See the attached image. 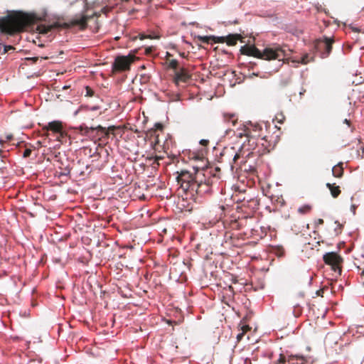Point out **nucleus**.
<instances>
[{
  "mask_svg": "<svg viewBox=\"0 0 364 364\" xmlns=\"http://www.w3.org/2000/svg\"><path fill=\"white\" fill-rule=\"evenodd\" d=\"M193 172L187 170L177 171L176 181L182 191L191 197L203 196L212 191L215 174L209 167L193 166Z\"/></svg>",
  "mask_w": 364,
  "mask_h": 364,
  "instance_id": "nucleus-1",
  "label": "nucleus"
},
{
  "mask_svg": "<svg viewBox=\"0 0 364 364\" xmlns=\"http://www.w3.org/2000/svg\"><path fill=\"white\" fill-rule=\"evenodd\" d=\"M35 17L23 14H15L0 18V30L6 33L14 34L23 31L27 26L34 24Z\"/></svg>",
  "mask_w": 364,
  "mask_h": 364,
  "instance_id": "nucleus-2",
  "label": "nucleus"
},
{
  "mask_svg": "<svg viewBox=\"0 0 364 364\" xmlns=\"http://www.w3.org/2000/svg\"><path fill=\"white\" fill-rule=\"evenodd\" d=\"M240 52L243 55L253 56L260 59L267 60L284 59L285 54L284 51L279 46L268 47L261 51L255 46L245 45L240 49Z\"/></svg>",
  "mask_w": 364,
  "mask_h": 364,
  "instance_id": "nucleus-3",
  "label": "nucleus"
},
{
  "mask_svg": "<svg viewBox=\"0 0 364 364\" xmlns=\"http://www.w3.org/2000/svg\"><path fill=\"white\" fill-rule=\"evenodd\" d=\"M237 138L242 139L243 137L261 138L264 134L262 125L259 123H249L243 125L242 128L237 129L234 132Z\"/></svg>",
  "mask_w": 364,
  "mask_h": 364,
  "instance_id": "nucleus-4",
  "label": "nucleus"
},
{
  "mask_svg": "<svg viewBox=\"0 0 364 364\" xmlns=\"http://www.w3.org/2000/svg\"><path fill=\"white\" fill-rule=\"evenodd\" d=\"M134 59L135 56L132 55L117 56L112 64V73H115L129 70Z\"/></svg>",
  "mask_w": 364,
  "mask_h": 364,
  "instance_id": "nucleus-5",
  "label": "nucleus"
},
{
  "mask_svg": "<svg viewBox=\"0 0 364 364\" xmlns=\"http://www.w3.org/2000/svg\"><path fill=\"white\" fill-rule=\"evenodd\" d=\"M80 129L82 132V134H85L87 136H91L92 134L95 131H96L98 139H101L102 138H108L110 132H112L113 134V132L115 130V127L111 126L107 129L100 125H99L96 127H88L86 126H85V127L80 126Z\"/></svg>",
  "mask_w": 364,
  "mask_h": 364,
  "instance_id": "nucleus-6",
  "label": "nucleus"
},
{
  "mask_svg": "<svg viewBox=\"0 0 364 364\" xmlns=\"http://www.w3.org/2000/svg\"><path fill=\"white\" fill-rule=\"evenodd\" d=\"M334 42L333 38L324 37L323 39H318L315 43V48L320 53L322 58L328 57L331 50L332 45Z\"/></svg>",
  "mask_w": 364,
  "mask_h": 364,
  "instance_id": "nucleus-7",
  "label": "nucleus"
},
{
  "mask_svg": "<svg viewBox=\"0 0 364 364\" xmlns=\"http://www.w3.org/2000/svg\"><path fill=\"white\" fill-rule=\"evenodd\" d=\"M325 264L331 267V269L334 272H341V264L343 258L336 252H331L326 253L323 257Z\"/></svg>",
  "mask_w": 364,
  "mask_h": 364,
  "instance_id": "nucleus-8",
  "label": "nucleus"
},
{
  "mask_svg": "<svg viewBox=\"0 0 364 364\" xmlns=\"http://www.w3.org/2000/svg\"><path fill=\"white\" fill-rule=\"evenodd\" d=\"M276 145V141L269 139L268 136L264 135L259 138V149L257 150V156L264 155L269 153Z\"/></svg>",
  "mask_w": 364,
  "mask_h": 364,
  "instance_id": "nucleus-9",
  "label": "nucleus"
},
{
  "mask_svg": "<svg viewBox=\"0 0 364 364\" xmlns=\"http://www.w3.org/2000/svg\"><path fill=\"white\" fill-rule=\"evenodd\" d=\"M245 141L242 144V149L250 151L247 156L250 155L257 156V150L259 149V138L245 137Z\"/></svg>",
  "mask_w": 364,
  "mask_h": 364,
  "instance_id": "nucleus-10",
  "label": "nucleus"
},
{
  "mask_svg": "<svg viewBox=\"0 0 364 364\" xmlns=\"http://www.w3.org/2000/svg\"><path fill=\"white\" fill-rule=\"evenodd\" d=\"M90 19V17L85 15L84 14H82L80 15H76L75 18H72L69 23H65L64 24V26L65 28L70 27V26H80V28L84 29L87 26V21Z\"/></svg>",
  "mask_w": 364,
  "mask_h": 364,
  "instance_id": "nucleus-11",
  "label": "nucleus"
},
{
  "mask_svg": "<svg viewBox=\"0 0 364 364\" xmlns=\"http://www.w3.org/2000/svg\"><path fill=\"white\" fill-rule=\"evenodd\" d=\"M191 78V75L188 73L186 69L181 68L179 71L175 73V82L178 84L180 82H186Z\"/></svg>",
  "mask_w": 364,
  "mask_h": 364,
  "instance_id": "nucleus-12",
  "label": "nucleus"
},
{
  "mask_svg": "<svg viewBox=\"0 0 364 364\" xmlns=\"http://www.w3.org/2000/svg\"><path fill=\"white\" fill-rule=\"evenodd\" d=\"M63 129V124L60 121L50 122L43 128V130L51 131L55 134L60 132Z\"/></svg>",
  "mask_w": 364,
  "mask_h": 364,
  "instance_id": "nucleus-13",
  "label": "nucleus"
},
{
  "mask_svg": "<svg viewBox=\"0 0 364 364\" xmlns=\"http://www.w3.org/2000/svg\"><path fill=\"white\" fill-rule=\"evenodd\" d=\"M60 26V25L58 22H55L50 25L40 24L37 26L36 30L38 31L39 33L46 34L53 28H59Z\"/></svg>",
  "mask_w": 364,
  "mask_h": 364,
  "instance_id": "nucleus-14",
  "label": "nucleus"
},
{
  "mask_svg": "<svg viewBox=\"0 0 364 364\" xmlns=\"http://www.w3.org/2000/svg\"><path fill=\"white\" fill-rule=\"evenodd\" d=\"M225 43L229 46H233L237 44V41L242 42V37L240 34H230L225 36Z\"/></svg>",
  "mask_w": 364,
  "mask_h": 364,
  "instance_id": "nucleus-15",
  "label": "nucleus"
},
{
  "mask_svg": "<svg viewBox=\"0 0 364 364\" xmlns=\"http://www.w3.org/2000/svg\"><path fill=\"white\" fill-rule=\"evenodd\" d=\"M306 358L302 355H289L288 357V364H305Z\"/></svg>",
  "mask_w": 364,
  "mask_h": 364,
  "instance_id": "nucleus-16",
  "label": "nucleus"
},
{
  "mask_svg": "<svg viewBox=\"0 0 364 364\" xmlns=\"http://www.w3.org/2000/svg\"><path fill=\"white\" fill-rule=\"evenodd\" d=\"M326 187L329 189L333 198H336L341 194L340 187L336 186V183H327Z\"/></svg>",
  "mask_w": 364,
  "mask_h": 364,
  "instance_id": "nucleus-17",
  "label": "nucleus"
},
{
  "mask_svg": "<svg viewBox=\"0 0 364 364\" xmlns=\"http://www.w3.org/2000/svg\"><path fill=\"white\" fill-rule=\"evenodd\" d=\"M343 163H339L332 168V173L334 177L341 178L343 175Z\"/></svg>",
  "mask_w": 364,
  "mask_h": 364,
  "instance_id": "nucleus-18",
  "label": "nucleus"
},
{
  "mask_svg": "<svg viewBox=\"0 0 364 364\" xmlns=\"http://www.w3.org/2000/svg\"><path fill=\"white\" fill-rule=\"evenodd\" d=\"M223 118L226 122L230 123L232 126H235L238 120L237 117L235 114L225 113Z\"/></svg>",
  "mask_w": 364,
  "mask_h": 364,
  "instance_id": "nucleus-19",
  "label": "nucleus"
},
{
  "mask_svg": "<svg viewBox=\"0 0 364 364\" xmlns=\"http://www.w3.org/2000/svg\"><path fill=\"white\" fill-rule=\"evenodd\" d=\"M225 36H213V42L215 43H225Z\"/></svg>",
  "mask_w": 364,
  "mask_h": 364,
  "instance_id": "nucleus-20",
  "label": "nucleus"
},
{
  "mask_svg": "<svg viewBox=\"0 0 364 364\" xmlns=\"http://www.w3.org/2000/svg\"><path fill=\"white\" fill-rule=\"evenodd\" d=\"M276 364H288V358H286L283 354H280Z\"/></svg>",
  "mask_w": 364,
  "mask_h": 364,
  "instance_id": "nucleus-21",
  "label": "nucleus"
},
{
  "mask_svg": "<svg viewBox=\"0 0 364 364\" xmlns=\"http://www.w3.org/2000/svg\"><path fill=\"white\" fill-rule=\"evenodd\" d=\"M198 39L204 43H210V41H213V36H199Z\"/></svg>",
  "mask_w": 364,
  "mask_h": 364,
  "instance_id": "nucleus-22",
  "label": "nucleus"
},
{
  "mask_svg": "<svg viewBox=\"0 0 364 364\" xmlns=\"http://www.w3.org/2000/svg\"><path fill=\"white\" fill-rule=\"evenodd\" d=\"M58 135L57 136V140L59 141H62L63 139L67 136V133L63 129H61L60 132L57 133Z\"/></svg>",
  "mask_w": 364,
  "mask_h": 364,
  "instance_id": "nucleus-23",
  "label": "nucleus"
},
{
  "mask_svg": "<svg viewBox=\"0 0 364 364\" xmlns=\"http://www.w3.org/2000/svg\"><path fill=\"white\" fill-rule=\"evenodd\" d=\"M310 206L309 205H304V206H302V207H300L298 210V211L302 214H305V213H307L308 212L310 211Z\"/></svg>",
  "mask_w": 364,
  "mask_h": 364,
  "instance_id": "nucleus-24",
  "label": "nucleus"
},
{
  "mask_svg": "<svg viewBox=\"0 0 364 364\" xmlns=\"http://www.w3.org/2000/svg\"><path fill=\"white\" fill-rule=\"evenodd\" d=\"M178 65V60H176L175 59L170 60L168 63V67L171 68L173 69H176Z\"/></svg>",
  "mask_w": 364,
  "mask_h": 364,
  "instance_id": "nucleus-25",
  "label": "nucleus"
},
{
  "mask_svg": "<svg viewBox=\"0 0 364 364\" xmlns=\"http://www.w3.org/2000/svg\"><path fill=\"white\" fill-rule=\"evenodd\" d=\"M86 90V95L87 97H92L94 95V91L92 89L88 86L85 87Z\"/></svg>",
  "mask_w": 364,
  "mask_h": 364,
  "instance_id": "nucleus-26",
  "label": "nucleus"
},
{
  "mask_svg": "<svg viewBox=\"0 0 364 364\" xmlns=\"http://www.w3.org/2000/svg\"><path fill=\"white\" fill-rule=\"evenodd\" d=\"M276 119L279 123L282 124L285 119V117L282 113H280L276 116Z\"/></svg>",
  "mask_w": 364,
  "mask_h": 364,
  "instance_id": "nucleus-27",
  "label": "nucleus"
},
{
  "mask_svg": "<svg viewBox=\"0 0 364 364\" xmlns=\"http://www.w3.org/2000/svg\"><path fill=\"white\" fill-rule=\"evenodd\" d=\"M247 163H248V161L246 160L245 161L243 162V166L245 167V170H247V166H248V170L250 171H252L255 169V166L253 165H251V164H249L247 165Z\"/></svg>",
  "mask_w": 364,
  "mask_h": 364,
  "instance_id": "nucleus-28",
  "label": "nucleus"
},
{
  "mask_svg": "<svg viewBox=\"0 0 364 364\" xmlns=\"http://www.w3.org/2000/svg\"><path fill=\"white\" fill-rule=\"evenodd\" d=\"M32 150L31 149H26L23 153V158H28L31 156Z\"/></svg>",
  "mask_w": 364,
  "mask_h": 364,
  "instance_id": "nucleus-29",
  "label": "nucleus"
},
{
  "mask_svg": "<svg viewBox=\"0 0 364 364\" xmlns=\"http://www.w3.org/2000/svg\"><path fill=\"white\" fill-rule=\"evenodd\" d=\"M39 60L38 57L26 58V61L31 62V64L36 63Z\"/></svg>",
  "mask_w": 364,
  "mask_h": 364,
  "instance_id": "nucleus-30",
  "label": "nucleus"
},
{
  "mask_svg": "<svg viewBox=\"0 0 364 364\" xmlns=\"http://www.w3.org/2000/svg\"><path fill=\"white\" fill-rule=\"evenodd\" d=\"M164 129V126L161 123H156L154 125V132L156 130L162 131Z\"/></svg>",
  "mask_w": 364,
  "mask_h": 364,
  "instance_id": "nucleus-31",
  "label": "nucleus"
},
{
  "mask_svg": "<svg viewBox=\"0 0 364 364\" xmlns=\"http://www.w3.org/2000/svg\"><path fill=\"white\" fill-rule=\"evenodd\" d=\"M200 144L203 146H207L209 144V141L207 139H201Z\"/></svg>",
  "mask_w": 364,
  "mask_h": 364,
  "instance_id": "nucleus-32",
  "label": "nucleus"
},
{
  "mask_svg": "<svg viewBox=\"0 0 364 364\" xmlns=\"http://www.w3.org/2000/svg\"><path fill=\"white\" fill-rule=\"evenodd\" d=\"M240 159V154L236 153L233 157V162L235 164L237 163V160Z\"/></svg>",
  "mask_w": 364,
  "mask_h": 364,
  "instance_id": "nucleus-33",
  "label": "nucleus"
},
{
  "mask_svg": "<svg viewBox=\"0 0 364 364\" xmlns=\"http://www.w3.org/2000/svg\"><path fill=\"white\" fill-rule=\"evenodd\" d=\"M323 220L321 218L318 219L317 221L316 222V225H323Z\"/></svg>",
  "mask_w": 364,
  "mask_h": 364,
  "instance_id": "nucleus-34",
  "label": "nucleus"
},
{
  "mask_svg": "<svg viewBox=\"0 0 364 364\" xmlns=\"http://www.w3.org/2000/svg\"><path fill=\"white\" fill-rule=\"evenodd\" d=\"M242 333H245V332H247L248 330H250V328L248 326H243L242 327Z\"/></svg>",
  "mask_w": 364,
  "mask_h": 364,
  "instance_id": "nucleus-35",
  "label": "nucleus"
},
{
  "mask_svg": "<svg viewBox=\"0 0 364 364\" xmlns=\"http://www.w3.org/2000/svg\"><path fill=\"white\" fill-rule=\"evenodd\" d=\"M159 159H160L159 157H156V158L154 159V162H153V164H152V166H154L155 164H156L157 166H159V164L158 161H159Z\"/></svg>",
  "mask_w": 364,
  "mask_h": 364,
  "instance_id": "nucleus-36",
  "label": "nucleus"
},
{
  "mask_svg": "<svg viewBox=\"0 0 364 364\" xmlns=\"http://www.w3.org/2000/svg\"><path fill=\"white\" fill-rule=\"evenodd\" d=\"M153 38V37H151V36H144V35H140V39H141V40H144V39H145V38Z\"/></svg>",
  "mask_w": 364,
  "mask_h": 364,
  "instance_id": "nucleus-37",
  "label": "nucleus"
},
{
  "mask_svg": "<svg viewBox=\"0 0 364 364\" xmlns=\"http://www.w3.org/2000/svg\"><path fill=\"white\" fill-rule=\"evenodd\" d=\"M243 335H244L243 333L238 334L237 336V340L240 341L242 338Z\"/></svg>",
  "mask_w": 364,
  "mask_h": 364,
  "instance_id": "nucleus-38",
  "label": "nucleus"
},
{
  "mask_svg": "<svg viewBox=\"0 0 364 364\" xmlns=\"http://www.w3.org/2000/svg\"><path fill=\"white\" fill-rule=\"evenodd\" d=\"M323 290L321 289V290L317 291L316 294H317V295L322 296V295L321 294V292L323 293Z\"/></svg>",
  "mask_w": 364,
  "mask_h": 364,
  "instance_id": "nucleus-39",
  "label": "nucleus"
},
{
  "mask_svg": "<svg viewBox=\"0 0 364 364\" xmlns=\"http://www.w3.org/2000/svg\"><path fill=\"white\" fill-rule=\"evenodd\" d=\"M302 63H303L304 64H306V63H308V60H306L304 58H302Z\"/></svg>",
  "mask_w": 364,
  "mask_h": 364,
  "instance_id": "nucleus-40",
  "label": "nucleus"
},
{
  "mask_svg": "<svg viewBox=\"0 0 364 364\" xmlns=\"http://www.w3.org/2000/svg\"><path fill=\"white\" fill-rule=\"evenodd\" d=\"M228 289H229L230 291H232V292H233V291H234V290H233V287H232V286H229V287H228Z\"/></svg>",
  "mask_w": 364,
  "mask_h": 364,
  "instance_id": "nucleus-41",
  "label": "nucleus"
},
{
  "mask_svg": "<svg viewBox=\"0 0 364 364\" xmlns=\"http://www.w3.org/2000/svg\"><path fill=\"white\" fill-rule=\"evenodd\" d=\"M360 276L364 277V269L361 271Z\"/></svg>",
  "mask_w": 364,
  "mask_h": 364,
  "instance_id": "nucleus-42",
  "label": "nucleus"
},
{
  "mask_svg": "<svg viewBox=\"0 0 364 364\" xmlns=\"http://www.w3.org/2000/svg\"><path fill=\"white\" fill-rule=\"evenodd\" d=\"M344 122H345V123H346V124H350V121H349V120H348V119H346L344 120Z\"/></svg>",
  "mask_w": 364,
  "mask_h": 364,
  "instance_id": "nucleus-43",
  "label": "nucleus"
},
{
  "mask_svg": "<svg viewBox=\"0 0 364 364\" xmlns=\"http://www.w3.org/2000/svg\"><path fill=\"white\" fill-rule=\"evenodd\" d=\"M6 138H7L8 140H11V138H12V136L11 135L7 136Z\"/></svg>",
  "mask_w": 364,
  "mask_h": 364,
  "instance_id": "nucleus-44",
  "label": "nucleus"
},
{
  "mask_svg": "<svg viewBox=\"0 0 364 364\" xmlns=\"http://www.w3.org/2000/svg\"><path fill=\"white\" fill-rule=\"evenodd\" d=\"M45 59H47V58L46 57V58H41V60H45Z\"/></svg>",
  "mask_w": 364,
  "mask_h": 364,
  "instance_id": "nucleus-45",
  "label": "nucleus"
},
{
  "mask_svg": "<svg viewBox=\"0 0 364 364\" xmlns=\"http://www.w3.org/2000/svg\"><path fill=\"white\" fill-rule=\"evenodd\" d=\"M253 203H255V204L257 203V200H252Z\"/></svg>",
  "mask_w": 364,
  "mask_h": 364,
  "instance_id": "nucleus-46",
  "label": "nucleus"
}]
</instances>
